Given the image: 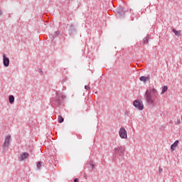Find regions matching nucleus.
<instances>
[{"label":"nucleus","instance_id":"18","mask_svg":"<svg viewBox=\"0 0 182 182\" xmlns=\"http://www.w3.org/2000/svg\"><path fill=\"white\" fill-rule=\"evenodd\" d=\"M68 80V78L66 77H63V79L61 80V83H65Z\"/></svg>","mask_w":182,"mask_h":182},{"label":"nucleus","instance_id":"1","mask_svg":"<svg viewBox=\"0 0 182 182\" xmlns=\"http://www.w3.org/2000/svg\"><path fill=\"white\" fill-rule=\"evenodd\" d=\"M159 97V92L155 88H151L146 90L144 99L148 106L154 107L156 100Z\"/></svg>","mask_w":182,"mask_h":182},{"label":"nucleus","instance_id":"12","mask_svg":"<svg viewBox=\"0 0 182 182\" xmlns=\"http://www.w3.org/2000/svg\"><path fill=\"white\" fill-rule=\"evenodd\" d=\"M167 90H168V87H167V85L163 86L161 95H164L167 92Z\"/></svg>","mask_w":182,"mask_h":182},{"label":"nucleus","instance_id":"26","mask_svg":"<svg viewBox=\"0 0 182 182\" xmlns=\"http://www.w3.org/2000/svg\"><path fill=\"white\" fill-rule=\"evenodd\" d=\"M40 73H41V75H42V74L43 73V72L41 71V70H40Z\"/></svg>","mask_w":182,"mask_h":182},{"label":"nucleus","instance_id":"6","mask_svg":"<svg viewBox=\"0 0 182 182\" xmlns=\"http://www.w3.org/2000/svg\"><path fill=\"white\" fill-rule=\"evenodd\" d=\"M11 135H9L6 137L4 143L3 144V147H4V149H6V147H9V144H11Z\"/></svg>","mask_w":182,"mask_h":182},{"label":"nucleus","instance_id":"2","mask_svg":"<svg viewBox=\"0 0 182 182\" xmlns=\"http://www.w3.org/2000/svg\"><path fill=\"white\" fill-rule=\"evenodd\" d=\"M66 97V95L63 94V92H60V91L55 92V98H53L51 100V105L55 106V107H58L62 105V100Z\"/></svg>","mask_w":182,"mask_h":182},{"label":"nucleus","instance_id":"25","mask_svg":"<svg viewBox=\"0 0 182 182\" xmlns=\"http://www.w3.org/2000/svg\"><path fill=\"white\" fill-rule=\"evenodd\" d=\"M74 182H79V179L77 178H75Z\"/></svg>","mask_w":182,"mask_h":182},{"label":"nucleus","instance_id":"11","mask_svg":"<svg viewBox=\"0 0 182 182\" xmlns=\"http://www.w3.org/2000/svg\"><path fill=\"white\" fill-rule=\"evenodd\" d=\"M150 79V77L147 76V77H144V76H141L139 77V80H141V82H144V83H146V80H149Z\"/></svg>","mask_w":182,"mask_h":182},{"label":"nucleus","instance_id":"9","mask_svg":"<svg viewBox=\"0 0 182 182\" xmlns=\"http://www.w3.org/2000/svg\"><path fill=\"white\" fill-rule=\"evenodd\" d=\"M178 140H176L174 141V143L173 144L171 145V151H174V150H176V148L178 146Z\"/></svg>","mask_w":182,"mask_h":182},{"label":"nucleus","instance_id":"10","mask_svg":"<svg viewBox=\"0 0 182 182\" xmlns=\"http://www.w3.org/2000/svg\"><path fill=\"white\" fill-rule=\"evenodd\" d=\"M117 12L120 15V16H123V15H124V9L119 8L117 9Z\"/></svg>","mask_w":182,"mask_h":182},{"label":"nucleus","instance_id":"5","mask_svg":"<svg viewBox=\"0 0 182 182\" xmlns=\"http://www.w3.org/2000/svg\"><path fill=\"white\" fill-rule=\"evenodd\" d=\"M119 134L120 139H127V131H126V129H124V127H122L119 129Z\"/></svg>","mask_w":182,"mask_h":182},{"label":"nucleus","instance_id":"29","mask_svg":"<svg viewBox=\"0 0 182 182\" xmlns=\"http://www.w3.org/2000/svg\"><path fill=\"white\" fill-rule=\"evenodd\" d=\"M79 139H82V137L80 136Z\"/></svg>","mask_w":182,"mask_h":182},{"label":"nucleus","instance_id":"23","mask_svg":"<svg viewBox=\"0 0 182 182\" xmlns=\"http://www.w3.org/2000/svg\"><path fill=\"white\" fill-rule=\"evenodd\" d=\"M55 35H60V31H55Z\"/></svg>","mask_w":182,"mask_h":182},{"label":"nucleus","instance_id":"22","mask_svg":"<svg viewBox=\"0 0 182 182\" xmlns=\"http://www.w3.org/2000/svg\"><path fill=\"white\" fill-rule=\"evenodd\" d=\"M90 166L92 167V169L93 170L95 168V164H93V162H90Z\"/></svg>","mask_w":182,"mask_h":182},{"label":"nucleus","instance_id":"27","mask_svg":"<svg viewBox=\"0 0 182 182\" xmlns=\"http://www.w3.org/2000/svg\"><path fill=\"white\" fill-rule=\"evenodd\" d=\"M2 15V11L0 10V16Z\"/></svg>","mask_w":182,"mask_h":182},{"label":"nucleus","instance_id":"28","mask_svg":"<svg viewBox=\"0 0 182 182\" xmlns=\"http://www.w3.org/2000/svg\"><path fill=\"white\" fill-rule=\"evenodd\" d=\"M65 89H66V87H64L63 90H65Z\"/></svg>","mask_w":182,"mask_h":182},{"label":"nucleus","instance_id":"20","mask_svg":"<svg viewBox=\"0 0 182 182\" xmlns=\"http://www.w3.org/2000/svg\"><path fill=\"white\" fill-rule=\"evenodd\" d=\"M180 123H181V121L180 120V119H178L175 122V124H180Z\"/></svg>","mask_w":182,"mask_h":182},{"label":"nucleus","instance_id":"17","mask_svg":"<svg viewBox=\"0 0 182 182\" xmlns=\"http://www.w3.org/2000/svg\"><path fill=\"white\" fill-rule=\"evenodd\" d=\"M58 120V123H63L64 119L62 116L59 115Z\"/></svg>","mask_w":182,"mask_h":182},{"label":"nucleus","instance_id":"4","mask_svg":"<svg viewBox=\"0 0 182 182\" xmlns=\"http://www.w3.org/2000/svg\"><path fill=\"white\" fill-rule=\"evenodd\" d=\"M133 105L136 109H138V110H143L144 109V105L143 104V101H140L139 100H135L133 102Z\"/></svg>","mask_w":182,"mask_h":182},{"label":"nucleus","instance_id":"13","mask_svg":"<svg viewBox=\"0 0 182 182\" xmlns=\"http://www.w3.org/2000/svg\"><path fill=\"white\" fill-rule=\"evenodd\" d=\"M172 32H173V33H175L176 36H180V35H181V31H177L175 28L172 29Z\"/></svg>","mask_w":182,"mask_h":182},{"label":"nucleus","instance_id":"19","mask_svg":"<svg viewBox=\"0 0 182 182\" xmlns=\"http://www.w3.org/2000/svg\"><path fill=\"white\" fill-rule=\"evenodd\" d=\"M130 115V111H125L124 112V116H129Z\"/></svg>","mask_w":182,"mask_h":182},{"label":"nucleus","instance_id":"3","mask_svg":"<svg viewBox=\"0 0 182 182\" xmlns=\"http://www.w3.org/2000/svg\"><path fill=\"white\" fill-rule=\"evenodd\" d=\"M114 154L118 156H124V151H126L125 146H119L114 149L113 150Z\"/></svg>","mask_w":182,"mask_h":182},{"label":"nucleus","instance_id":"21","mask_svg":"<svg viewBox=\"0 0 182 182\" xmlns=\"http://www.w3.org/2000/svg\"><path fill=\"white\" fill-rule=\"evenodd\" d=\"M85 89L86 90H90V86H89V85H85Z\"/></svg>","mask_w":182,"mask_h":182},{"label":"nucleus","instance_id":"16","mask_svg":"<svg viewBox=\"0 0 182 182\" xmlns=\"http://www.w3.org/2000/svg\"><path fill=\"white\" fill-rule=\"evenodd\" d=\"M42 166H43L42 161H38L37 163V168H38V170H41V168H42Z\"/></svg>","mask_w":182,"mask_h":182},{"label":"nucleus","instance_id":"8","mask_svg":"<svg viewBox=\"0 0 182 182\" xmlns=\"http://www.w3.org/2000/svg\"><path fill=\"white\" fill-rule=\"evenodd\" d=\"M3 64L5 68H8V66H9V58H8L5 55H3Z\"/></svg>","mask_w":182,"mask_h":182},{"label":"nucleus","instance_id":"24","mask_svg":"<svg viewBox=\"0 0 182 182\" xmlns=\"http://www.w3.org/2000/svg\"><path fill=\"white\" fill-rule=\"evenodd\" d=\"M159 171L160 173H163V168H159Z\"/></svg>","mask_w":182,"mask_h":182},{"label":"nucleus","instance_id":"14","mask_svg":"<svg viewBox=\"0 0 182 182\" xmlns=\"http://www.w3.org/2000/svg\"><path fill=\"white\" fill-rule=\"evenodd\" d=\"M9 100L11 105L14 104V102H15V97H14V95H9Z\"/></svg>","mask_w":182,"mask_h":182},{"label":"nucleus","instance_id":"7","mask_svg":"<svg viewBox=\"0 0 182 182\" xmlns=\"http://www.w3.org/2000/svg\"><path fill=\"white\" fill-rule=\"evenodd\" d=\"M29 157V154L28 152H24L20 154L18 157L19 161H23V160H26Z\"/></svg>","mask_w":182,"mask_h":182},{"label":"nucleus","instance_id":"15","mask_svg":"<svg viewBox=\"0 0 182 182\" xmlns=\"http://www.w3.org/2000/svg\"><path fill=\"white\" fill-rule=\"evenodd\" d=\"M149 36H146V37H145V38H144L143 41H142V43H143L144 45H146V44L149 43Z\"/></svg>","mask_w":182,"mask_h":182}]
</instances>
